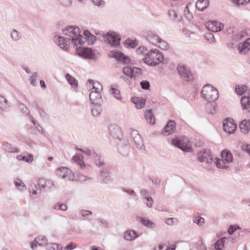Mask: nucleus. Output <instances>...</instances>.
Segmentation results:
<instances>
[{"label":"nucleus","instance_id":"nucleus-28","mask_svg":"<svg viewBox=\"0 0 250 250\" xmlns=\"http://www.w3.org/2000/svg\"><path fill=\"white\" fill-rule=\"evenodd\" d=\"M2 148L3 149L8 152H18L17 149L16 147L10 144H9L7 142H4L2 144Z\"/></svg>","mask_w":250,"mask_h":250},{"label":"nucleus","instance_id":"nucleus-4","mask_svg":"<svg viewBox=\"0 0 250 250\" xmlns=\"http://www.w3.org/2000/svg\"><path fill=\"white\" fill-rule=\"evenodd\" d=\"M130 134L132 143L135 145L136 147L140 150L144 148V142L138 131L136 130L130 129Z\"/></svg>","mask_w":250,"mask_h":250},{"label":"nucleus","instance_id":"nucleus-47","mask_svg":"<svg viewBox=\"0 0 250 250\" xmlns=\"http://www.w3.org/2000/svg\"><path fill=\"white\" fill-rule=\"evenodd\" d=\"M11 38L14 41H18L21 38V34L16 30H13L11 34Z\"/></svg>","mask_w":250,"mask_h":250},{"label":"nucleus","instance_id":"nucleus-29","mask_svg":"<svg viewBox=\"0 0 250 250\" xmlns=\"http://www.w3.org/2000/svg\"><path fill=\"white\" fill-rule=\"evenodd\" d=\"M241 103L242 106L245 109H248L250 108V96L248 97L243 96L241 100Z\"/></svg>","mask_w":250,"mask_h":250},{"label":"nucleus","instance_id":"nucleus-31","mask_svg":"<svg viewBox=\"0 0 250 250\" xmlns=\"http://www.w3.org/2000/svg\"><path fill=\"white\" fill-rule=\"evenodd\" d=\"M145 117L147 121L149 124H154L155 123V118L152 113L151 110H147L145 113Z\"/></svg>","mask_w":250,"mask_h":250},{"label":"nucleus","instance_id":"nucleus-56","mask_svg":"<svg viewBox=\"0 0 250 250\" xmlns=\"http://www.w3.org/2000/svg\"><path fill=\"white\" fill-rule=\"evenodd\" d=\"M205 37L209 43H213L215 41L214 35L212 33H207Z\"/></svg>","mask_w":250,"mask_h":250},{"label":"nucleus","instance_id":"nucleus-52","mask_svg":"<svg viewBox=\"0 0 250 250\" xmlns=\"http://www.w3.org/2000/svg\"><path fill=\"white\" fill-rule=\"evenodd\" d=\"M189 4H190V3L189 2L187 5V6L185 9V10H184V14H185L186 17L188 19L190 20L193 17H192V14L190 12L188 7Z\"/></svg>","mask_w":250,"mask_h":250},{"label":"nucleus","instance_id":"nucleus-18","mask_svg":"<svg viewBox=\"0 0 250 250\" xmlns=\"http://www.w3.org/2000/svg\"><path fill=\"white\" fill-rule=\"evenodd\" d=\"M110 134L114 138H119L121 135V128L115 124H110L108 126Z\"/></svg>","mask_w":250,"mask_h":250},{"label":"nucleus","instance_id":"nucleus-36","mask_svg":"<svg viewBox=\"0 0 250 250\" xmlns=\"http://www.w3.org/2000/svg\"><path fill=\"white\" fill-rule=\"evenodd\" d=\"M132 102L136 105L137 108L141 109L145 105V102L143 99L140 98H133Z\"/></svg>","mask_w":250,"mask_h":250},{"label":"nucleus","instance_id":"nucleus-49","mask_svg":"<svg viewBox=\"0 0 250 250\" xmlns=\"http://www.w3.org/2000/svg\"><path fill=\"white\" fill-rule=\"evenodd\" d=\"M142 70L136 67H132V80H135V77H136L137 75H140L141 73Z\"/></svg>","mask_w":250,"mask_h":250},{"label":"nucleus","instance_id":"nucleus-50","mask_svg":"<svg viewBox=\"0 0 250 250\" xmlns=\"http://www.w3.org/2000/svg\"><path fill=\"white\" fill-rule=\"evenodd\" d=\"M101 178L103 179V180L108 181L110 180V177L109 175V173L104 170H101L100 171Z\"/></svg>","mask_w":250,"mask_h":250},{"label":"nucleus","instance_id":"nucleus-58","mask_svg":"<svg viewBox=\"0 0 250 250\" xmlns=\"http://www.w3.org/2000/svg\"><path fill=\"white\" fill-rule=\"evenodd\" d=\"M20 109L25 113L27 114L28 115H30V110L28 108L23 104H20Z\"/></svg>","mask_w":250,"mask_h":250},{"label":"nucleus","instance_id":"nucleus-8","mask_svg":"<svg viewBox=\"0 0 250 250\" xmlns=\"http://www.w3.org/2000/svg\"><path fill=\"white\" fill-rule=\"evenodd\" d=\"M109 56L115 58L119 62L124 64H128L130 62L129 58L125 55L122 52L117 50L110 51Z\"/></svg>","mask_w":250,"mask_h":250},{"label":"nucleus","instance_id":"nucleus-22","mask_svg":"<svg viewBox=\"0 0 250 250\" xmlns=\"http://www.w3.org/2000/svg\"><path fill=\"white\" fill-rule=\"evenodd\" d=\"M208 0H198L196 3V7L199 11H203L208 5Z\"/></svg>","mask_w":250,"mask_h":250},{"label":"nucleus","instance_id":"nucleus-23","mask_svg":"<svg viewBox=\"0 0 250 250\" xmlns=\"http://www.w3.org/2000/svg\"><path fill=\"white\" fill-rule=\"evenodd\" d=\"M221 157L228 163L231 162L233 160L232 154L227 149H225L222 151Z\"/></svg>","mask_w":250,"mask_h":250},{"label":"nucleus","instance_id":"nucleus-12","mask_svg":"<svg viewBox=\"0 0 250 250\" xmlns=\"http://www.w3.org/2000/svg\"><path fill=\"white\" fill-rule=\"evenodd\" d=\"M64 34L69 36V38H72L75 36H79L80 33V30L78 26L74 25L67 26L62 30Z\"/></svg>","mask_w":250,"mask_h":250},{"label":"nucleus","instance_id":"nucleus-46","mask_svg":"<svg viewBox=\"0 0 250 250\" xmlns=\"http://www.w3.org/2000/svg\"><path fill=\"white\" fill-rule=\"evenodd\" d=\"M53 208L56 210H61L62 211H66L67 209V207L65 204L57 203L56 204Z\"/></svg>","mask_w":250,"mask_h":250},{"label":"nucleus","instance_id":"nucleus-13","mask_svg":"<svg viewBox=\"0 0 250 250\" xmlns=\"http://www.w3.org/2000/svg\"><path fill=\"white\" fill-rule=\"evenodd\" d=\"M144 37L150 43L156 45H157L160 38L151 31H148L144 34Z\"/></svg>","mask_w":250,"mask_h":250},{"label":"nucleus","instance_id":"nucleus-25","mask_svg":"<svg viewBox=\"0 0 250 250\" xmlns=\"http://www.w3.org/2000/svg\"><path fill=\"white\" fill-rule=\"evenodd\" d=\"M102 104H93V107L91 109V113L93 116L97 117L99 116L102 109L101 107Z\"/></svg>","mask_w":250,"mask_h":250},{"label":"nucleus","instance_id":"nucleus-41","mask_svg":"<svg viewBox=\"0 0 250 250\" xmlns=\"http://www.w3.org/2000/svg\"><path fill=\"white\" fill-rule=\"evenodd\" d=\"M132 68L131 66H126L124 68L123 71V73L127 76V77H130V80L132 81Z\"/></svg>","mask_w":250,"mask_h":250},{"label":"nucleus","instance_id":"nucleus-3","mask_svg":"<svg viewBox=\"0 0 250 250\" xmlns=\"http://www.w3.org/2000/svg\"><path fill=\"white\" fill-rule=\"evenodd\" d=\"M177 69L178 74L184 81L188 82L192 80V74L188 66L183 64H179Z\"/></svg>","mask_w":250,"mask_h":250},{"label":"nucleus","instance_id":"nucleus-60","mask_svg":"<svg viewBox=\"0 0 250 250\" xmlns=\"http://www.w3.org/2000/svg\"><path fill=\"white\" fill-rule=\"evenodd\" d=\"M146 199V202H145L146 206L148 208H151L153 203V200L151 197H148Z\"/></svg>","mask_w":250,"mask_h":250},{"label":"nucleus","instance_id":"nucleus-37","mask_svg":"<svg viewBox=\"0 0 250 250\" xmlns=\"http://www.w3.org/2000/svg\"><path fill=\"white\" fill-rule=\"evenodd\" d=\"M246 33L245 32L242 31L237 34H235L232 36V42H237L242 39L245 36Z\"/></svg>","mask_w":250,"mask_h":250},{"label":"nucleus","instance_id":"nucleus-20","mask_svg":"<svg viewBox=\"0 0 250 250\" xmlns=\"http://www.w3.org/2000/svg\"><path fill=\"white\" fill-rule=\"evenodd\" d=\"M250 47V38H248L245 41L243 44H239L238 49L240 53H245L249 50Z\"/></svg>","mask_w":250,"mask_h":250},{"label":"nucleus","instance_id":"nucleus-17","mask_svg":"<svg viewBox=\"0 0 250 250\" xmlns=\"http://www.w3.org/2000/svg\"><path fill=\"white\" fill-rule=\"evenodd\" d=\"M89 100L92 104H102L103 100L100 91L91 90L89 94Z\"/></svg>","mask_w":250,"mask_h":250},{"label":"nucleus","instance_id":"nucleus-35","mask_svg":"<svg viewBox=\"0 0 250 250\" xmlns=\"http://www.w3.org/2000/svg\"><path fill=\"white\" fill-rule=\"evenodd\" d=\"M46 249L47 250H62V247L56 243H48L46 245Z\"/></svg>","mask_w":250,"mask_h":250},{"label":"nucleus","instance_id":"nucleus-16","mask_svg":"<svg viewBox=\"0 0 250 250\" xmlns=\"http://www.w3.org/2000/svg\"><path fill=\"white\" fill-rule=\"evenodd\" d=\"M78 54L82 57L87 59H92L94 58V54L90 48L83 47L79 49L77 51Z\"/></svg>","mask_w":250,"mask_h":250},{"label":"nucleus","instance_id":"nucleus-21","mask_svg":"<svg viewBox=\"0 0 250 250\" xmlns=\"http://www.w3.org/2000/svg\"><path fill=\"white\" fill-rule=\"evenodd\" d=\"M239 127L242 132L248 133L250 129V122L246 120L242 121L239 125Z\"/></svg>","mask_w":250,"mask_h":250},{"label":"nucleus","instance_id":"nucleus-26","mask_svg":"<svg viewBox=\"0 0 250 250\" xmlns=\"http://www.w3.org/2000/svg\"><path fill=\"white\" fill-rule=\"evenodd\" d=\"M215 163L217 167L219 168H227L229 167L228 163L223 158L221 159L216 158Z\"/></svg>","mask_w":250,"mask_h":250},{"label":"nucleus","instance_id":"nucleus-15","mask_svg":"<svg viewBox=\"0 0 250 250\" xmlns=\"http://www.w3.org/2000/svg\"><path fill=\"white\" fill-rule=\"evenodd\" d=\"M224 24L217 21H208L206 23L207 28L212 32H218L224 28Z\"/></svg>","mask_w":250,"mask_h":250},{"label":"nucleus","instance_id":"nucleus-61","mask_svg":"<svg viewBox=\"0 0 250 250\" xmlns=\"http://www.w3.org/2000/svg\"><path fill=\"white\" fill-rule=\"evenodd\" d=\"M95 5L99 7H103L104 5V1L102 0H92Z\"/></svg>","mask_w":250,"mask_h":250},{"label":"nucleus","instance_id":"nucleus-51","mask_svg":"<svg viewBox=\"0 0 250 250\" xmlns=\"http://www.w3.org/2000/svg\"><path fill=\"white\" fill-rule=\"evenodd\" d=\"M39 77V75L37 72H34L29 79V81L31 85L35 86L36 85V80Z\"/></svg>","mask_w":250,"mask_h":250},{"label":"nucleus","instance_id":"nucleus-14","mask_svg":"<svg viewBox=\"0 0 250 250\" xmlns=\"http://www.w3.org/2000/svg\"><path fill=\"white\" fill-rule=\"evenodd\" d=\"M76 149L85 155L87 156L89 158L92 159L94 160H97V159L99 158V155L96 152L94 149L92 147H84L83 148H79L78 147H76Z\"/></svg>","mask_w":250,"mask_h":250},{"label":"nucleus","instance_id":"nucleus-62","mask_svg":"<svg viewBox=\"0 0 250 250\" xmlns=\"http://www.w3.org/2000/svg\"><path fill=\"white\" fill-rule=\"evenodd\" d=\"M38 111L41 118L44 119L47 116V113L42 108H40Z\"/></svg>","mask_w":250,"mask_h":250},{"label":"nucleus","instance_id":"nucleus-40","mask_svg":"<svg viewBox=\"0 0 250 250\" xmlns=\"http://www.w3.org/2000/svg\"><path fill=\"white\" fill-rule=\"evenodd\" d=\"M157 45L161 49L165 50H167L169 48L168 43L161 38L159 40V42Z\"/></svg>","mask_w":250,"mask_h":250},{"label":"nucleus","instance_id":"nucleus-55","mask_svg":"<svg viewBox=\"0 0 250 250\" xmlns=\"http://www.w3.org/2000/svg\"><path fill=\"white\" fill-rule=\"evenodd\" d=\"M120 78L124 80V81L125 82L129 85H131V86L134 85V83H132L133 80H132V81H131L130 80L129 77H127V76H125L122 75V76H120Z\"/></svg>","mask_w":250,"mask_h":250},{"label":"nucleus","instance_id":"nucleus-38","mask_svg":"<svg viewBox=\"0 0 250 250\" xmlns=\"http://www.w3.org/2000/svg\"><path fill=\"white\" fill-rule=\"evenodd\" d=\"M140 220L144 225L150 228H153L155 226V224L149 219H146L144 218L140 217Z\"/></svg>","mask_w":250,"mask_h":250},{"label":"nucleus","instance_id":"nucleus-11","mask_svg":"<svg viewBox=\"0 0 250 250\" xmlns=\"http://www.w3.org/2000/svg\"><path fill=\"white\" fill-rule=\"evenodd\" d=\"M224 129L226 133L232 134L236 128V125L234 123L233 119L227 118L223 122Z\"/></svg>","mask_w":250,"mask_h":250},{"label":"nucleus","instance_id":"nucleus-44","mask_svg":"<svg viewBox=\"0 0 250 250\" xmlns=\"http://www.w3.org/2000/svg\"><path fill=\"white\" fill-rule=\"evenodd\" d=\"M65 78L68 82L72 85H77V81L76 80L71 76L69 74L67 73L65 75Z\"/></svg>","mask_w":250,"mask_h":250},{"label":"nucleus","instance_id":"nucleus-34","mask_svg":"<svg viewBox=\"0 0 250 250\" xmlns=\"http://www.w3.org/2000/svg\"><path fill=\"white\" fill-rule=\"evenodd\" d=\"M14 185L17 189L20 191H24L26 189V187L24 183L20 179H17L14 182Z\"/></svg>","mask_w":250,"mask_h":250},{"label":"nucleus","instance_id":"nucleus-7","mask_svg":"<svg viewBox=\"0 0 250 250\" xmlns=\"http://www.w3.org/2000/svg\"><path fill=\"white\" fill-rule=\"evenodd\" d=\"M72 172L70 169L67 167H62L57 169L56 174L59 177L68 181H72L73 176L71 174Z\"/></svg>","mask_w":250,"mask_h":250},{"label":"nucleus","instance_id":"nucleus-45","mask_svg":"<svg viewBox=\"0 0 250 250\" xmlns=\"http://www.w3.org/2000/svg\"><path fill=\"white\" fill-rule=\"evenodd\" d=\"M102 84L98 82H94L93 81V83L92 84L91 90L101 91L102 90Z\"/></svg>","mask_w":250,"mask_h":250},{"label":"nucleus","instance_id":"nucleus-10","mask_svg":"<svg viewBox=\"0 0 250 250\" xmlns=\"http://www.w3.org/2000/svg\"><path fill=\"white\" fill-rule=\"evenodd\" d=\"M198 160L200 162L211 163L213 158L209 149H204L197 153Z\"/></svg>","mask_w":250,"mask_h":250},{"label":"nucleus","instance_id":"nucleus-48","mask_svg":"<svg viewBox=\"0 0 250 250\" xmlns=\"http://www.w3.org/2000/svg\"><path fill=\"white\" fill-rule=\"evenodd\" d=\"M125 43V44L128 45L129 46L133 48H135L138 45V42L136 40L134 41L129 39L126 40Z\"/></svg>","mask_w":250,"mask_h":250},{"label":"nucleus","instance_id":"nucleus-1","mask_svg":"<svg viewBox=\"0 0 250 250\" xmlns=\"http://www.w3.org/2000/svg\"><path fill=\"white\" fill-rule=\"evenodd\" d=\"M162 53L157 49H152L149 51L143 59L144 62L147 65L156 66L163 61Z\"/></svg>","mask_w":250,"mask_h":250},{"label":"nucleus","instance_id":"nucleus-30","mask_svg":"<svg viewBox=\"0 0 250 250\" xmlns=\"http://www.w3.org/2000/svg\"><path fill=\"white\" fill-rule=\"evenodd\" d=\"M227 241L226 237L221 238L215 243L214 248L217 250H222Z\"/></svg>","mask_w":250,"mask_h":250},{"label":"nucleus","instance_id":"nucleus-27","mask_svg":"<svg viewBox=\"0 0 250 250\" xmlns=\"http://www.w3.org/2000/svg\"><path fill=\"white\" fill-rule=\"evenodd\" d=\"M138 236L136 232L133 230L126 231L124 234L125 239L129 241L133 240Z\"/></svg>","mask_w":250,"mask_h":250},{"label":"nucleus","instance_id":"nucleus-57","mask_svg":"<svg viewBox=\"0 0 250 250\" xmlns=\"http://www.w3.org/2000/svg\"><path fill=\"white\" fill-rule=\"evenodd\" d=\"M80 214L83 217H85L92 214V211L89 210L82 209L80 210Z\"/></svg>","mask_w":250,"mask_h":250},{"label":"nucleus","instance_id":"nucleus-43","mask_svg":"<svg viewBox=\"0 0 250 250\" xmlns=\"http://www.w3.org/2000/svg\"><path fill=\"white\" fill-rule=\"evenodd\" d=\"M35 241L37 243L38 245L40 246H42L44 244H46L47 239L46 238L43 236H39L37 237Z\"/></svg>","mask_w":250,"mask_h":250},{"label":"nucleus","instance_id":"nucleus-6","mask_svg":"<svg viewBox=\"0 0 250 250\" xmlns=\"http://www.w3.org/2000/svg\"><path fill=\"white\" fill-rule=\"evenodd\" d=\"M171 143L184 151L189 152L191 149L187 139L183 140L180 138L172 139Z\"/></svg>","mask_w":250,"mask_h":250},{"label":"nucleus","instance_id":"nucleus-24","mask_svg":"<svg viewBox=\"0 0 250 250\" xmlns=\"http://www.w3.org/2000/svg\"><path fill=\"white\" fill-rule=\"evenodd\" d=\"M0 108L4 112L9 111L10 108L8 101L2 96H0Z\"/></svg>","mask_w":250,"mask_h":250},{"label":"nucleus","instance_id":"nucleus-64","mask_svg":"<svg viewBox=\"0 0 250 250\" xmlns=\"http://www.w3.org/2000/svg\"><path fill=\"white\" fill-rule=\"evenodd\" d=\"M140 194L145 199H146V198L149 197V193L148 191L146 189H142L140 190Z\"/></svg>","mask_w":250,"mask_h":250},{"label":"nucleus","instance_id":"nucleus-63","mask_svg":"<svg viewBox=\"0 0 250 250\" xmlns=\"http://www.w3.org/2000/svg\"><path fill=\"white\" fill-rule=\"evenodd\" d=\"M242 150L243 151L247 152L248 153H249L250 156V145L249 144H245L241 146Z\"/></svg>","mask_w":250,"mask_h":250},{"label":"nucleus","instance_id":"nucleus-42","mask_svg":"<svg viewBox=\"0 0 250 250\" xmlns=\"http://www.w3.org/2000/svg\"><path fill=\"white\" fill-rule=\"evenodd\" d=\"M235 92L239 95H242L246 91V86L244 85H238L235 86Z\"/></svg>","mask_w":250,"mask_h":250},{"label":"nucleus","instance_id":"nucleus-59","mask_svg":"<svg viewBox=\"0 0 250 250\" xmlns=\"http://www.w3.org/2000/svg\"><path fill=\"white\" fill-rule=\"evenodd\" d=\"M140 84L143 89H148L150 87V83L147 81H143L141 82Z\"/></svg>","mask_w":250,"mask_h":250},{"label":"nucleus","instance_id":"nucleus-2","mask_svg":"<svg viewBox=\"0 0 250 250\" xmlns=\"http://www.w3.org/2000/svg\"><path fill=\"white\" fill-rule=\"evenodd\" d=\"M201 97L208 102L216 101L218 98L217 90L210 84L205 85L201 92Z\"/></svg>","mask_w":250,"mask_h":250},{"label":"nucleus","instance_id":"nucleus-53","mask_svg":"<svg viewBox=\"0 0 250 250\" xmlns=\"http://www.w3.org/2000/svg\"><path fill=\"white\" fill-rule=\"evenodd\" d=\"M193 221L198 225L201 226L204 223V219L200 216H197L194 217Z\"/></svg>","mask_w":250,"mask_h":250},{"label":"nucleus","instance_id":"nucleus-32","mask_svg":"<svg viewBox=\"0 0 250 250\" xmlns=\"http://www.w3.org/2000/svg\"><path fill=\"white\" fill-rule=\"evenodd\" d=\"M109 92L110 94L118 100L121 101L122 100V98L120 95V91L118 89L112 86L109 90Z\"/></svg>","mask_w":250,"mask_h":250},{"label":"nucleus","instance_id":"nucleus-5","mask_svg":"<svg viewBox=\"0 0 250 250\" xmlns=\"http://www.w3.org/2000/svg\"><path fill=\"white\" fill-rule=\"evenodd\" d=\"M54 42L59 46L61 49L64 51H67L69 48L70 38H64L58 35H56L53 37Z\"/></svg>","mask_w":250,"mask_h":250},{"label":"nucleus","instance_id":"nucleus-33","mask_svg":"<svg viewBox=\"0 0 250 250\" xmlns=\"http://www.w3.org/2000/svg\"><path fill=\"white\" fill-rule=\"evenodd\" d=\"M168 15L170 19L172 20H177V21H180L182 18L177 11L173 9L169 10Z\"/></svg>","mask_w":250,"mask_h":250},{"label":"nucleus","instance_id":"nucleus-39","mask_svg":"<svg viewBox=\"0 0 250 250\" xmlns=\"http://www.w3.org/2000/svg\"><path fill=\"white\" fill-rule=\"evenodd\" d=\"M71 40V43L73 45V46L74 47H76V49H77V51L80 49V47L79 46L80 45V38L79 37H77V36H75L74 37H72V38H70Z\"/></svg>","mask_w":250,"mask_h":250},{"label":"nucleus","instance_id":"nucleus-19","mask_svg":"<svg viewBox=\"0 0 250 250\" xmlns=\"http://www.w3.org/2000/svg\"><path fill=\"white\" fill-rule=\"evenodd\" d=\"M175 125L174 121L170 120L163 129L162 133L165 136L171 134L175 129Z\"/></svg>","mask_w":250,"mask_h":250},{"label":"nucleus","instance_id":"nucleus-9","mask_svg":"<svg viewBox=\"0 0 250 250\" xmlns=\"http://www.w3.org/2000/svg\"><path fill=\"white\" fill-rule=\"evenodd\" d=\"M106 38L109 44L117 47L120 44L121 40L120 35L114 32H109L106 34Z\"/></svg>","mask_w":250,"mask_h":250},{"label":"nucleus","instance_id":"nucleus-54","mask_svg":"<svg viewBox=\"0 0 250 250\" xmlns=\"http://www.w3.org/2000/svg\"><path fill=\"white\" fill-rule=\"evenodd\" d=\"M122 190L125 192H126L131 196L134 197L136 195V194L134 191L131 188H126L125 187H123L122 188Z\"/></svg>","mask_w":250,"mask_h":250}]
</instances>
